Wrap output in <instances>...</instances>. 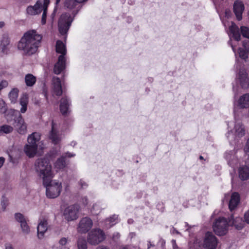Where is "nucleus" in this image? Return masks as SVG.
<instances>
[{
  "label": "nucleus",
  "instance_id": "nucleus-1",
  "mask_svg": "<svg viewBox=\"0 0 249 249\" xmlns=\"http://www.w3.org/2000/svg\"><path fill=\"white\" fill-rule=\"evenodd\" d=\"M42 36L35 30H30L24 34L18 44V48L23 54L31 55L35 54L40 45Z\"/></svg>",
  "mask_w": 249,
  "mask_h": 249
},
{
  "label": "nucleus",
  "instance_id": "nucleus-2",
  "mask_svg": "<svg viewBox=\"0 0 249 249\" xmlns=\"http://www.w3.org/2000/svg\"><path fill=\"white\" fill-rule=\"evenodd\" d=\"M35 169L38 176L46 184L53 177L52 166L47 159H39L35 162Z\"/></svg>",
  "mask_w": 249,
  "mask_h": 249
},
{
  "label": "nucleus",
  "instance_id": "nucleus-3",
  "mask_svg": "<svg viewBox=\"0 0 249 249\" xmlns=\"http://www.w3.org/2000/svg\"><path fill=\"white\" fill-rule=\"evenodd\" d=\"M43 184L46 187V195L47 197L55 198L60 195L62 188L61 182L51 179L46 184Z\"/></svg>",
  "mask_w": 249,
  "mask_h": 249
},
{
  "label": "nucleus",
  "instance_id": "nucleus-4",
  "mask_svg": "<svg viewBox=\"0 0 249 249\" xmlns=\"http://www.w3.org/2000/svg\"><path fill=\"white\" fill-rule=\"evenodd\" d=\"M229 226H231V220L227 221L225 218L220 217L215 220L213 224V228L217 235L221 236L227 233Z\"/></svg>",
  "mask_w": 249,
  "mask_h": 249
},
{
  "label": "nucleus",
  "instance_id": "nucleus-5",
  "mask_svg": "<svg viewBox=\"0 0 249 249\" xmlns=\"http://www.w3.org/2000/svg\"><path fill=\"white\" fill-rule=\"evenodd\" d=\"M217 241L215 236L211 232L205 233L204 239L199 243V249H216Z\"/></svg>",
  "mask_w": 249,
  "mask_h": 249
},
{
  "label": "nucleus",
  "instance_id": "nucleus-6",
  "mask_svg": "<svg viewBox=\"0 0 249 249\" xmlns=\"http://www.w3.org/2000/svg\"><path fill=\"white\" fill-rule=\"evenodd\" d=\"M105 239L104 231L100 229H94L91 230L88 235V241L93 245H96L103 242Z\"/></svg>",
  "mask_w": 249,
  "mask_h": 249
},
{
  "label": "nucleus",
  "instance_id": "nucleus-7",
  "mask_svg": "<svg viewBox=\"0 0 249 249\" xmlns=\"http://www.w3.org/2000/svg\"><path fill=\"white\" fill-rule=\"evenodd\" d=\"M72 21V18L69 14L65 13L61 15L58 20V27L59 33L62 35H64L67 33Z\"/></svg>",
  "mask_w": 249,
  "mask_h": 249
},
{
  "label": "nucleus",
  "instance_id": "nucleus-8",
  "mask_svg": "<svg viewBox=\"0 0 249 249\" xmlns=\"http://www.w3.org/2000/svg\"><path fill=\"white\" fill-rule=\"evenodd\" d=\"M79 210L80 207L76 204L68 206L63 212L65 219L68 222L76 220L79 216Z\"/></svg>",
  "mask_w": 249,
  "mask_h": 249
},
{
  "label": "nucleus",
  "instance_id": "nucleus-9",
  "mask_svg": "<svg viewBox=\"0 0 249 249\" xmlns=\"http://www.w3.org/2000/svg\"><path fill=\"white\" fill-rule=\"evenodd\" d=\"M93 221L92 219L88 217L82 218L77 225V230L80 233H86L92 227Z\"/></svg>",
  "mask_w": 249,
  "mask_h": 249
},
{
  "label": "nucleus",
  "instance_id": "nucleus-10",
  "mask_svg": "<svg viewBox=\"0 0 249 249\" xmlns=\"http://www.w3.org/2000/svg\"><path fill=\"white\" fill-rule=\"evenodd\" d=\"M17 132L20 135H25L27 132V125L21 115L15 121Z\"/></svg>",
  "mask_w": 249,
  "mask_h": 249
},
{
  "label": "nucleus",
  "instance_id": "nucleus-11",
  "mask_svg": "<svg viewBox=\"0 0 249 249\" xmlns=\"http://www.w3.org/2000/svg\"><path fill=\"white\" fill-rule=\"evenodd\" d=\"M28 143L39 147V150L42 151V142L40 141V134L37 132H34L29 135L27 138Z\"/></svg>",
  "mask_w": 249,
  "mask_h": 249
},
{
  "label": "nucleus",
  "instance_id": "nucleus-12",
  "mask_svg": "<svg viewBox=\"0 0 249 249\" xmlns=\"http://www.w3.org/2000/svg\"><path fill=\"white\" fill-rule=\"evenodd\" d=\"M24 151L29 158H33L37 154L40 155L42 152V151L39 150V147L28 143L24 146Z\"/></svg>",
  "mask_w": 249,
  "mask_h": 249
},
{
  "label": "nucleus",
  "instance_id": "nucleus-13",
  "mask_svg": "<svg viewBox=\"0 0 249 249\" xmlns=\"http://www.w3.org/2000/svg\"><path fill=\"white\" fill-rule=\"evenodd\" d=\"M238 81L243 88H247L249 86V78L245 69L242 68L239 70L238 75Z\"/></svg>",
  "mask_w": 249,
  "mask_h": 249
},
{
  "label": "nucleus",
  "instance_id": "nucleus-14",
  "mask_svg": "<svg viewBox=\"0 0 249 249\" xmlns=\"http://www.w3.org/2000/svg\"><path fill=\"white\" fill-rule=\"evenodd\" d=\"M52 88L53 94L56 96H60L62 94V85L61 80L58 77H53L52 79Z\"/></svg>",
  "mask_w": 249,
  "mask_h": 249
},
{
  "label": "nucleus",
  "instance_id": "nucleus-15",
  "mask_svg": "<svg viewBox=\"0 0 249 249\" xmlns=\"http://www.w3.org/2000/svg\"><path fill=\"white\" fill-rule=\"evenodd\" d=\"M50 139L54 144L59 143L61 140V137L58 133L56 125L53 121L52 123V129L50 134Z\"/></svg>",
  "mask_w": 249,
  "mask_h": 249
},
{
  "label": "nucleus",
  "instance_id": "nucleus-16",
  "mask_svg": "<svg viewBox=\"0 0 249 249\" xmlns=\"http://www.w3.org/2000/svg\"><path fill=\"white\" fill-rule=\"evenodd\" d=\"M66 67V59L63 55L58 57L57 62L54 65L53 72L56 74H60Z\"/></svg>",
  "mask_w": 249,
  "mask_h": 249
},
{
  "label": "nucleus",
  "instance_id": "nucleus-17",
  "mask_svg": "<svg viewBox=\"0 0 249 249\" xmlns=\"http://www.w3.org/2000/svg\"><path fill=\"white\" fill-rule=\"evenodd\" d=\"M244 10V5L243 3L239 0H236L233 4V11L238 20L242 18V13Z\"/></svg>",
  "mask_w": 249,
  "mask_h": 249
},
{
  "label": "nucleus",
  "instance_id": "nucleus-18",
  "mask_svg": "<svg viewBox=\"0 0 249 249\" xmlns=\"http://www.w3.org/2000/svg\"><path fill=\"white\" fill-rule=\"evenodd\" d=\"M10 39L6 35H4L0 40V53L7 54L9 50Z\"/></svg>",
  "mask_w": 249,
  "mask_h": 249
},
{
  "label": "nucleus",
  "instance_id": "nucleus-19",
  "mask_svg": "<svg viewBox=\"0 0 249 249\" xmlns=\"http://www.w3.org/2000/svg\"><path fill=\"white\" fill-rule=\"evenodd\" d=\"M48 223L47 220H41L37 226V235L39 238H42L45 232L48 229Z\"/></svg>",
  "mask_w": 249,
  "mask_h": 249
},
{
  "label": "nucleus",
  "instance_id": "nucleus-20",
  "mask_svg": "<svg viewBox=\"0 0 249 249\" xmlns=\"http://www.w3.org/2000/svg\"><path fill=\"white\" fill-rule=\"evenodd\" d=\"M240 201V196L237 193H233L231 196L229 207L231 211L234 210L238 205Z\"/></svg>",
  "mask_w": 249,
  "mask_h": 249
},
{
  "label": "nucleus",
  "instance_id": "nucleus-21",
  "mask_svg": "<svg viewBox=\"0 0 249 249\" xmlns=\"http://www.w3.org/2000/svg\"><path fill=\"white\" fill-rule=\"evenodd\" d=\"M230 35H232V37L236 40L239 41L241 39V35L238 26L233 22H231V25L229 27Z\"/></svg>",
  "mask_w": 249,
  "mask_h": 249
},
{
  "label": "nucleus",
  "instance_id": "nucleus-22",
  "mask_svg": "<svg viewBox=\"0 0 249 249\" xmlns=\"http://www.w3.org/2000/svg\"><path fill=\"white\" fill-rule=\"evenodd\" d=\"M234 135L236 137L241 138L245 134V130L243 125L239 122H236L234 126Z\"/></svg>",
  "mask_w": 249,
  "mask_h": 249
},
{
  "label": "nucleus",
  "instance_id": "nucleus-23",
  "mask_svg": "<svg viewBox=\"0 0 249 249\" xmlns=\"http://www.w3.org/2000/svg\"><path fill=\"white\" fill-rule=\"evenodd\" d=\"M237 105L240 108H247L249 107V94H246L240 97L237 101Z\"/></svg>",
  "mask_w": 249,
  "mask_h": 249
},
{
  "label": "nucleus",
  "instance_id": "nucleus-24",
  "mask_svg": "<svg viewBox=\"0 0 249 249\" xmlns=\"http://www.w3.org/2000/svg\"><path fill=\"white\" fill-rule=\"evenodd\" d=\"M239 177L243 180L249 178V168L246 166L240 167L239 169Z\"/></svg>",
  "mask_w": 249,
  "mask_h": 249
},
{
  "label": "nucleus",
  "instance_id": "nucleus-25",
  "mask_svg": "<svg viewBox=\"0 0 249 249\" xmlns=\"http://www.w3.org/2000/svg\"><path fill=\"white\" fill-rule=\"evenodd\" d=\"M28 103V97L27 94H23L21 96L19 101V104L21 106L20 111L22 113H25L27 109Z\"/></svg>",
  "mask_w": 249,
  "mask_h": 249
},
{
  "label": "nucleus",
  "instance_id": "nucleus-26",
  "mask_svg": "<svg viewBox=\"0 0 249 249\" xmlns=\"http://www.w3.org/2000/svg\"><path fill=\"white\" fill-rule=\"evenodd\" d=\"M231 220V226H234L237 230H240L244 227V222L240 217H236L233 219L232 216L229 219Z\"/></svg>",
  "mask_w": 249,
  "mask_h": 249
},
{
  "label": "nucleus",
  "instance_id": "nucleus-27",
  "mask_svg": "<svg viewBox=\"0 0 249 249\" xmlns=\"http://www.w3.org/2000/svg\"><path fill=\"white\" fill-rule=\"evenodd\" d=\"M225 157L228 160V164L231 167H234L237 163V160L234 155V152L231 151L229 153H226Z\"/></svg>",
  "mask_w": 249,
  "mask_h": 249
},
{
  "label": "nucleus",
  "instance_id": "nucleus-28",
  "mask_svg": "<svg viewBox=\"0 0 249 249\" xmlns=\"http://www.w3.org/2000/svg\"><path fill=\"white\" fill-rule=\"evenodd\" d=\"M43 3V1H37L34 6H29L27 8V12L31 15H35L39 13V11L37 8L38 4H41Z\"/></svg>",
  "mask_w": 249,
  "mask_h": 249
},
{
  "label": "nucleus",
  "instance_id": "nucleus-29",
  "mask_svg": "<svg viewBox=\"0 0 249 249\" xmlns=\"http://www.w3.org/2000/svg\"><path fill=\"white\" fill-rule=\"evenodd\" d=\"M25 82L28 87L33 86L36 81V77L32 74L28 73L25 76Z\"/></svg>",
  "mask_w": 249,
  "mask_h": 249
},
{
  "label": "nucleus",
  "instance_id": "nucleus-30",
  "mask_svg": "<svg viewBox=\"0 0 249 249\" xmlns=\"http://www.w3.org/2000/svg\"><path fill=\"white\" fill-rule=\"evenodd\" d=\"M66 165L65 157L63 156L58 159L54 164V167L56 169L57 171L63 169L66 167Z\"/></svg>",
  "mask_w": 249,
  "mask_h": 249
},
{
  "label": "nucleus",
  "instance_id": "nucleus-31",
  "mask_svg": "<svg viewBox=\"0 0 249 249\" xmlns=\"http://www.w3.org/2000/svg\"><path fill=\"white\" fill-rule=\"evenodd\" d=\"M56 51L60 53L64 57L66 54V49L65 45L60 40H58L56 44Z\"/></svg>",
  "mask_w": 249,
  "mask_h": 249
},
{
  "label": "nucleus",
  "instance_id": "nucleus-32",
  "mask_svg": "<svg viewBox=\"0 0 249 249\" xmlns=\"http://www.w3.org/2000/svg\"><path fill=\"white\" fill-rule=\"evenodd\" d=\"M69 106V103L68 99L66 98H62L61 100L60 109L63 114H65L67 113Z\"/></svg>",
  "mask_w": 249,
  "mask_h": 249
},
{
  "label": "nucleus",
  "instance_id": "nucleus-33",
  "mask_svg": "<svg viewBox=\"0 0 249 249\" xmlns=\"http://www.w3.org/2000/svg\"><path fill=\"white\" fill-rule=\"evenodd\" d=\"M13 127L11 125L8 124L2 125L0 126V135L10 134L13 131Z\"/></svg>",
  "mask_w": 249,
  "mask_h": 249
},
{
  "label": "nucleus",
  "instance_id": "nucleus-34",
  "mask_svg": "<svg viewBox=\"0 0 249 249\" xmlns=\"http://www.w3.org/2000/svg\"><path fill=\"white\" fill-rule=\"evenodd\" d=\"M118 216L116 215H113L105 221V227L107 228H110L117 223Z\"/></svg>",
  "mask_w": 249,
  "mask_h": 249
},
{
  "label": "nucleus",
  "instance_id": "nucleus-35",
  "mask_svg": "<svg viewBox=\"0 0 249 249\" xmlns=\"http://www.w3.org/2000/svg\"><path fill=\"white\" fill-rule=\"evenodd\" d=\"M18 90L17 89H13L9 94V97L12 103H15L18 97Z\"/></svg>",
  "mask_w": 249,
  "mask_h": 249
},
{
  "label": "nucleus",
  "instance_id": "nucleus-36",
  "mask_svg": "<svg viewBox=\"0 0 249 249\" xmlns=\"http://www.w3.org/2000/svg\"><path fill=\"white\" fill-rule=\"evenodd\" d=\"M79 2H77L75 0H67L65 2V6L70 9H73L78 8L77 6Z\"/></svg>",
  "mask_w": 249,
  "mask_h": 249
},
{
  "label": "nucleus",
  "instance_id": "nucleus-37",
  "mask_svg": "<svg viewBox=\"0 0 249 249\" xmlns=\"http://www.w3.org/2000/svg\"><path fill=\"white\" fill-rule=\"evenodd\" d=\"M78 249H87V242L84 237H79L77 240Z\"/></svg>",
  "mask_w": 249,
  "mask_h": 249
},
{
  "label": "nucleus",
  "instance_id": "nucleus-38",
  "mask_svg": "<svg viewBox=\"0 0 249 249\" xmlns=\"http://www.w3.org/2000/svg\"><path fill=\"white\" fill-rule=\"evenodd\" d=\"M38 1H43V3H42V4H39L37 5L39 13H40L42 11L43 12L44 11L47 12V7L50 2L49 0H38Z\"/></svg>",
  "mask_w": 249,
  "mask_h": 249
},
{
  "label": "nucleus",
  "instance_id": "nucleus-39",
  "mask_svg": "<svg viewBox=\"0 0 249 249\" xmlns=\"http://www.w3.org/2000/svg\"><path fill=\"white\" fill-rule=\"evenodd\" d=\"M238 53L239 57L241 59L244 60L246 61H247L248 58V54L246 49L239 48L238 51Z\"/></svg>",
  "mask_w": 249,
  "mask_h": 249
},
{
  "label": "nucleus",
  "instance_id": "nucleus-40",
  "mask_svg": "<svg viewBox=\"0 0 249 249\" xmlns=\"http://www.w3.org/2000/svg\"><path fill=\"white\" fill-rule=\"evenodd\" d=\"M15 217L17 221L20 223V224L26 222V219L24 215L20 213H17L15 215Z\"/></svg>",
  "mask_w": 249,
  "mask_h": 249
},
{
  "label": "nucleus",
  "instance_id": "nucleus-41",
  "mask_svg": "<svg viewBox=\"0 0 249 249\" xmlns=\"http://www.w3.org/2000/svg\"><path fill=\"white\" fill-rule=\"evenodd\" d=\"M240 30L243 36L249 39V28L246 26H241Z\"/></svg>",
  "mask_w": 249,
  "mask_h": 249
},
{
  "label": "nucleus",
  "instance_id": "nucleus-42",
  "mask_svg": "<svg viewBox=\"0 0 249 249\" xmlns=\"http://www.w3.org/2000/svg\"><path fill=\"white\" fill-rule=\"evenodd\" d=\"M20 227L22 229V231L26 233H29L30 232V228L28 226L27 221L22 224H20Z\"/></svg>",
  "mask_w": 249,
  "mask_h": 249
},
{
  "label": "nucleus",
  "instance_id": "nucleus-43",
  "mask_svg": "<svg viewBox=\"0 0 249 249\" xmlns=\"http://www.w3.org/2000/svg\"><path fill=\"white\" fill-rule=\"evenodd\" d=\"M7 110L5 102L1 99H0V113H4Z\"/></svg>",
  "mask_w": 249,
  "mask_h": 249
},
{
  "label": "nucleus",
  "instance_id": "nucleus-44",
  "mask_svg": "<svg viewBox=\"0 0 249 249\" xmlns=\"http://www.w3.org/2000/svg\"><path fill=\"white\" fill-rule=\"evenodd\" d=\"M91 212L95 214H98L100 212V205L99 204H95L93 205Z\"/></svg>",
  "mask_w": 249,
  "mask_h": 249
},
{
  "label": "nucleus",
  "instance_id": "nucleus-45",
  "mask_svg": "<svg viewBox=\"0 0 249 249\" xmlns=\"http://www.w3.org/2000/svg\"><path fill=\"white\" fill-rule=\"evenodd\" d=\"M244 151L246 155L249 156V138L247 141L244 148Z\"/></svg>",
  "mask_w": 249,
  "mask_h": 249
},
{
  "label": "nucleus",
  "instance_id": "nucleus-46",
  "mask_svg": "<svg viewBox=\"0 0 249 249\" xmlns=\"http://www.w3.org/2000/svg\"><path fill=\"white\" fill-rule=\"evenodd\" d=\"M8 82L6 80H2L0 83V91L3 88H5L8 86Z\"/></svg>",
  "mask_w": 249,
  "mask_h": 249
},
{
  "label": "nucleus",
  "instance_id": "nucleus-47",
  "mask_svg": "<svg viewBox=\"0 0 249 249\" xmlns=\"http://www.w3.org/2000/svg\"><path fill=\"white\" fill-rule=\"evenodd\" d=\"M68 242V239L66 238L63 237L59 240V244L62 246H65Z\"/></svg>",
  "mask_w": 249,
  "mask_h": 249
},
{
  "label": "nucleus",
  "instance_id": "nucleus-48",
  "mask_svg": "<svg viewBox=\"0 0 249 249\" xmlns=\"http://www.w3.org/2000/svg\"><path fill=\"white\" fill-rule=\"evenodd\" d=\"M80 201L84 206H87L89 203L88 199L86 196L82 197Z\"/></svg>",
  "mask_w": 249,
  "mask_h": 249
},
{
  "label": "nucleus",
  "instance_id": "nucleus-49",
  "mask_svg": "<svg viewBox=\"0 0 249 249\" xmlns=\"http://www.w3.org/2000/svg\"><path fill=\"white\" fill-rule=\"evenodd\" d=\"M46 14L47 12L44 11L42 14V18H41V23L42 24H45L46 22Z\"/></svg>",
  "mask_w": 249,
  "mask_h": 249
},
{
  "label": "nucleus",
  "instance_id": "nucleus-50",
  "mask_svg": "<svg viewBox=\"0 0 249 249\" xmlns=\"http://www.w3.org/2000/svg\"><path fill=\"white\" fill-rule=\"evenodd\" d=\"M244 219L245 221L249 224V210L245 213Z\"/></svg>",
  "mask_w": 249,
  "mask_h": 249
},
{
  "label": "nucleus",
  "instance_id": "nucleus-51",
  "mask_svg": "<svg viewBox=\"0 0 249 249\" xmlns=\"http://www.w3.org/2000/svg\"><path fill=\"white\" fill-rule=\"evenodd\" d=\"M171 243H172V246H173V249H178V245H177V244L176 243V240H174V239H173L171 241Z\"/></svg>",
  "mask_w": 249,
  "mask_h": 249
},
{
  "label": "nucleus",
  "instance_id": "nucleus-52",
  "mask_svg": "<svg viewBox=\"0 0 249 249\" xmlns=\"http://www.w3.org/2000/svg\"><path fill=\"white\" fill-rule=\"evenodd\" d=\"M2 208L5 209L7 205V200L3 199L1 202Z\"/></svg>",
  "mask_w": 249,
  "mask_h": 249
},
{
  "label": "nucleus",
  "instance_id": "nucleus-53",
  "mask_svg": "<svg viewBox=\"0 0 249 249\" xmlns=\"http://www.w3.org/2000/svg\"><path fill=\"white\" fill-rule=\"evenodd\" d=\"M120 237V234L118 232H115L113 234L112 238L116 240H117Z\"/></svg>",
  "mask_w": 249,
  "mask_h": 249
},
{
  "label": "nucleus",
  "instance_id": "nucleus-54",
  "mask_svg": "<svg viewBox=\"0 0 249 249\" xmlns=\"http://www.w3.org/2000/svg\"><path fill=\"white\" fill-rule=\"evenodd\" d=\"M5 162V159L3 157H0V169L3 166Z\"/></svg>",
  "mask_w": 249,
  "mask_h": 249
},
{
  "label": "nucleus",
  "instance_id": "nucleus-55",
  "mask_svg": "<svg viewBox=\"0 0 249 249\" xmlns=\"http://www.w3.org/2000/svg\"><path fill=\"white\" fill-rule=\"evenodd\" d=\"M79 184L81 185V187L83 188H85V187H86L87 186L86 183L82 180H81L79 181Z\"/></svg>",
  "mask_w": 249,
  "mask_h": 249
},
{
  "label": "nucleus",
  "instance_id": "nucleus-56",
  "mask_svg": "<svg viewBox=\"0 0 249 249\" xmlns=\"http://www.w3.org/2000/svg\"><path fill=\"white\" fill-rule=\"evenodd\" d=\"M249 41L243 42V45L245 48V49L247 50L248 48L249 45L248 44Z\"/></svg>",
  "mask_w": 249,
  "mask_h": 249
},
{
  "label": "nucleus",
  "instance_id": "nucleus-57",
  "mask_svg": "<svg viewBox=\"0 0 249 249\" xmlns=\"http://www.w3.org/2000/svg\"><path fill=\"white\" fill-rule=\"evenodd\" d=\"M171 232L173 234H175V233L179 234V232L177 230H176V229H175L174 228H172V229L171 230Z\"/></svg>",
  "mask_w": 249,
  "mask_h": 249
},
{
  "label": "nucleus",
  "instance_id": "nucleus-58",
  "mask_svg": "<svg viewBox=\"0 0 249 249\" xmlns=\"http://www.w3.org/2000/svg\"><path fill=\"white\" fill-rule=\"evenodd\" d=\"M75 155L74 154H71L70 153H66V156L65 157H73Z\"/></svg>",
  "mask_w": 249,
  "mask_h": 249
},
{
  "label": "nucleus",
  "instance_id": "nucleus-59",
  "mask_svg": "<svg viewBox=\"0 0 249 249\" xmlns=\"http://www.w3.org/2000/svg\"><path fill=\"white\" fill-rule=\"evenodd\" d=\"M5 249H13V248L11 245L8 244L6 246Z\"/></svg>",
  "mask_w": 249,
  "mask_h": 249
},
{
  "label": "nucleus",
  "instance_id": "nucleus-60",
  "mask_svg": "<svg viewBox=\"0 0 249 249\" xmlns=\"http://www.w3.org/2000/svg\"><path fill=\"white\" fill-rule=\"evenodd\" d=\"M154 245H153L150 241L148 242V249H149L151 247H153Z\"/></svg>",
  "mask_w": 249,
  "mask_h": 249
},
{
  "label": "nucleus",
  "instance_id": "nucleus-61",
  "mask_svg": "<svg viewBox=\"0 0 249 249\" xmlns=\"http://www.w3.org/2000/svg\"><path fill=\"white\" fill-rule=\"evenodd\" d=\"M96 249H108L106 247H103V246H99L98 248H96Z\"/></svg>",
  "mask_w": 249,
  "mask_h": 249
},
{
  "label": "nucleus",
  "instance_id": "nucleus-62",
  "mask_svg": "<svg viewBox=\"0 0 249 249\" xmlns=\"http://www.w3.org/2000/svg\"><path fill=\"white\" fill-rule=\"evenodd\" d=\"M77 2L82 3L87 1V0H75Z\"/></svg>",
  "mask_w": 249,
  "mask_h": 249
},
{
  "label": "nucleus",
  "instance_id": "nucleus-63",
  "mask_svg": "<svg viewBox=\"0 0 249 249\" xmlns=\"http://www.w3.org/2000/svg\"><path fill=\"white\" fill-rule=\"evenodd\" d=\"M5 117H6L7 122H10L11 121V119L9 118L8 115H6Z\"/></svg>",
  "mask_w": 249,
  "mask_h": 249
},
{
  "label": "nucleus",
  "instance_id": "nucleus-64",
  "mask_svg": "<svg viewBox=\"0 0 249 249\" xmlns=\"http://www.w3.org/2000/svg\"><path fill=\"white\" fill-rule=\"evenodd\" d=\"M55 11H54L53 12L51 15V18H52L53 20L54 17L55 16Z\"/></svg>",
  "mask_w": 249,
  "mask_h": 249
}]
</instances>
